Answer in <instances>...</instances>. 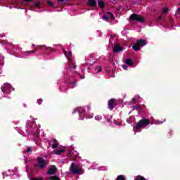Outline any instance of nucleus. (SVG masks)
<instances>
[{"label":"nucleus","instance_id":"obj_21","mask_svg":"<svg viewBox=\"0 0 180 180\" xmlns=\"http://www.w3.org/2000/svg\"><path fill=\"white\" fill-rule=\"evenodd\" d=\"M117 180H125L124 176L120 175L117 177Z\"/></svg>","mask_w":180,"mask_h":180},{"label":"nucleus","instance_id":"obj_20","mask_svg":"<svg viewBox=\"0 0 180 180\" xmlns=\"http://www.w3.org/2000/svg\"><path fill=\"white\" fill-rule=\"evenodd\" d=\"M134 180H146V179H144V177L141 176H138L135 178Z\"/></svg>","mask_w":180,"mask_h":180},{"label":"nucleus","instance_id":"obj_28","mask_svg":"<svg viewBox=\"0 0 180 180\" xmlns=\"http://www.w3.org/2000/svg\"><path fill=\"white\" fill-rule=\"evenodd\" d=\"M122 68H123L124 70H127V66L123 65H122Z\"/></svg>","mask_w":180,"mask_h":180},{"label":"nucleus","instance_id":"obj_24","mask_svg":"<svg viewBox=\"0 0 180 180\" xmlns=\"http://www.w3.org/2000/svg\"><path fill=\"white\" fill-rule=\"evenodd\" d=\"M95 119H96V120H101V119H102V117L98 115V116L95 117Z\"/></svg>","mask_w":180,"mask_h":180},{"label":"nucleus","instance_id":"obj_3","mask_svg":"<svg viewBox=\"0 0 180 180\" xmlns=\"http://www.w3.org/2000/svg\"><path fill=\"white\" fill-rule=\"evenodd\" d=\"M137 43L138 44H134L132 46L133 50H134L135 51H139V50H140L139 46H140L141 47H143V46H146V44H147L146 40L144 39H138Z\"/></svg>","mask_w":180,"mask_h":180},{"label":"nucleus","instance_id":"obj_1","mask_svg":"<svg viewBox=\"0 0 180 180\" xmlns=\"http://www.w3.org/2000/svg\"><path fill=\"white\" fill-rule=\"evenodd\" d=\"M150 120L143 119L140 120L136 124V127L134 128V131H136V130H139V129H146L147 126H148Z\"/></svg>","mask_w":180,"mask_h":180},{"label":"nucleus","instance_id":"obj_14","mask_svg":"<svg viewBox=\"0 0 180 180\" xmlns=\"http://www.w3.org/2000/svg\"><path fill=\"white\" fill-rule=\"evenodd\" d=\"M125 63L128 65H133V60H131V59H127V60H125Z\"/></svg>","mask_w":180,"mask_h":180},{"label":"nucleus","instance_id":"obj_36","mask_svg":"<svg viewBox=\"0 0 180 180\" xmlns=\"http://www.w3.org/2000/svg\"><path fill=\"white\" fill-rule=\"evenodd\" d=\"M72 68H75V65H73Z\"/></svg>","mask_w":180,"mask_h":180},{"label":"nucleus","instance_id":"obj_16","mask_svg":"<svg viewBox=\"0 0 180 180\" xmlns=\"http://www.w3.org/2000/svg\"><path fill=\"white\" fill-rule=\"evenodd\" d=\"M98 6H100V8H104L105 3H103V1H98Z\"/></svg>","mask_w":180,"mask_h":180},{"label":"nucleus","instance_id":"obj_31","mask_svg":"<svg viewBox=\"0 0 180 180\" xmlns=\"http://www.w3.org/2000/svg\"><path fill=\"white\" fill-rule=\"evenodd\" d=\"M137 109H138V107H137V106H134V107L133 108V110H137Z\"/></svg>","mask_w":180,"mask_h":180},{"label":"nucleus","instance_id":"obj_9","mask_svg":"<svg viewBox=\"0 0 180 180\" xmlns=\"http://www.w3.org/2000/svg\"><path fill=\"white\" fill-rule=\"evenodd\" d=\"M115 99H111L108 101V108L110 110H112L115 106Z\"/></svg>","mask_w":180,"mask_h":180},{"label":"nucleus","instance_id":"obj_4","mask_svg":"<svg viewBox=\"0 0 180 180\" xmlns=\"http://www.w3.org/2000/svg\"><path fill=\"white\" fill-rule=\"evenodd\" d=\"M70 172L74 174H78L79 175H82V170L74 164H72L70 166Z\"/></svg>","mask_w":180,"mask_h":180},{"label":"nucleus","instance_id":"obj_33","mask_svg":"<svg viewBox=\"0 0 180 180\" xmlns=\"http://www.w3.org/2000/svg\"><path fill=\"white\" fill-rule=\"evenodd\" d=\"M72 85H73V86H75V83H72Z\"/></svg>","mask_w":180,"mask_h":180},{"label":"nucleus","instance_id":"obj_8","mask_svg":"<svg viewBox=\"0 0 180 180\" xmlns=\"http://www.w3.org/2000/svg\"><path fill=\"white\" fill-rule=\"evenodd\" d=\"M56 171H57L56 166H53L51 169H49L47 174L49 175H54V174H56Z\"/></svg>","mask_w":180,"mask_h":180},{"label":"nucleus","instance_id":"obj_35","mask_svg":"<svg viewBox=\"0 0 180 180\" xmlns=\"http://www.w3.org/2000/svg\"><path fill=\"white\" fill-rule=\"evenodd\" d=\"M63 53H64V54H65V51H64V49H63Z\"/></svg>","mask_w":180,"mask_h":180},{"label":"nucleus","instance_id":"obj_11","mask_svg":"<svg viewBox=\"0 0 180 180\" xmlns=\"http://www.w3.org/2000/svg\"><path fill=\"white\" fill-rule=\"evenodd\" d=\"M66 150L65 148H63L60 150H55V154L56 155H61L63 153H65Z\"/></svg>","mask_w":180,"mask_h":180},{"label":"nucleus","instance_id":"obj_37","mask_svg":"<svg viewBox=\"0 0 180 180\" xmlns=\"http://www.w3.org/2000/svg\"><path fill=\"white\" fill-rule=\"evenodd\" d=\"M178 11H180V8H178Z\"/></svg>","mask_w":180,"mask_h":180},{"label":"nucleus","instance_id":"obj_32","mask_svg":"<svg viewBox=\"0 0 180 180\" xmlns=\"http://www.w3.org/2000/svg\"><path fill=\"white\" fill-rule=\"evenodd\" d=\"M24 1H25L26 2H29V1H30L32 0H24Z\"/></svg>","mask_w":180,"mask_h":180},{"label":"nucleus","instance_id":"obj_6","mask_svg":"<svg viewBox=\"0 0 180 180\" xmlns=\"http://www.w3.org/2000/svg\"><path fill=\"white\" fill-rule=\"evenodd\" d=\"M46 160L41 158H38V166L39 168H44L46 167Z\"/></svg>","mask_w":180,"mask_h":180},{"label":"nucleus","instance_id":"obj_12","mask_svg":"<svg viewBox=\"0 0 180 180\" xmlns=\"http://www.w3.org/2000/svg\"><path fill=\"white\" fill-rule=\"evenodd\" d=\"M53 145H52V148H57L58 147V141L56 139L53 140Z\"/></svg>","mask_w":180,"mask_h":180},{"label":"nucleus","instance_id":"obj_7","mask_svg":"<svg viewBox=\"0 0 180 180\" xmlns=\"http://www.w3.org/2000/svg\"><path fill=\"white\" fill-rule=\"evenodd\" d=\"M103 19L104 20H108V19H112V20H115V16H113V14L112 13H107L106 15H104L103 16Z\"/></svg>","mask_w":180,"mask_h":180},{"label":"nucleus","instance_id":"obj_23","mask_svg":"<svg viewBox=\"0 0 180 180\" xmlns=\"http://www.w3.org/2000/svg\"><path fill=\"white\" fill-rule=\"evenodd\" d=\"M46 4L47 5H49V6H53V2H51V1H47Z\"/></svg>","mask_w":180,"mask_h":180},{"label":"nucleus","instance_id":"obj_10","mask_svg":"<svg viewBox=\"0 0 180 180\" xmlns=\"http://www.w3.org/2000/svg\"><path fill=\"white\" fill-rule=\"evenodd\" d=\"M120 51H123V48H122L119 45H116L114 47V53H120Z\"/></svg>","mask_w":180,"mask_h":180},{"label":"nucleus","instance_id":"obj_22","mask_svg":"<svg viewBox=\"0 0 180 180\" xmlns=\"http://www.w3.org/2000/svg\"><path fill=\"white\" fill-rule=\"evenodd\" d=\"M34 6V8H39V6H40V2L35 3Z\"/></svg>","mask_w":180,"mask_h":180},{"label":"nucleus","instance_id":"obj_34","mask_svg":"<svg viewBox=\"0 0 180 180\" xmlns=\"http://www.w3.org/2000/svg\"><path fill=\"white\" fill-rule=\"evenodd\" d=\"M79 120H82V119H83V118H81V117H79Z\"/></svg>","mask_w":180,"mask_h":180},{"label":"nucleus","instance_id":"obj_29","mask_svg":"<svg viewBox=\"0 0 180 180\" xmlns=\"http://www.w3.org/2000/svg\"><path fill=\"white\" fill-rule=\"evenodd\" d=\"M68 53L69 56H72V52H71L70 51H69L68 52Z\"/></svg>","mask_w":180,"mask_h":180},{"label":"nucleus","instance_id":"obj_17","mask_svg":"<svg viewBox=\"0 0 180 180\" xmlns=\"http://www.w3.org/2000/svg\"><path fill=\"white\" fill-rule=\"evenodd\" d=\"M95 70L96 71V72H102V68L101 66H97L96 67Z\"/></svg>","mask_w":180,"mask_h":180},{"label":"nucleus","instance_id":"obj_26","mask_svg":"<svg viewBox=\"0 0 180 180\" xmlns=\"http://www.w3.org/2000/svg\"><path fill=\"white\" fill-rule=\"evenodd\" d=\"M32 152V148L29 147L27 149V153H31Z\"/></svg>","mask_w":180,"mask_h":180},{"label":"nucleus","instance_id":"obj_27","mask_svg":"<svg viewBox=\"0 0 180 180\" xmlns=\"http://www.w3.org/2000/svg\"><path fill=\"white\" fill-rule=\"evenodd\" d=\"M41 102H42L41 100H38V101H37L38 105H41Z\"/></svg>","mask_w":180,"mask_h":180},{"label":"nucleus","instance_id":"obj_18","mask_svg":"<svg viewBox=\"0 0 180 180\" xmlns=\"http://www.w3.org/2000/svg\"><path fill=\"white\" fill-rule=\"evenodd\" d=\"M75 110H77V112H79V116H81V114L82 113V110H84V108H77Z\"/></svg>","mask_w":180,"mask_h":180},{"label":"nucleus","instance_id":"obj_2","mask_svg":"<svg viewBox=\"0 0 180 180\" xmlns=\"http://www.w3.org/2000/svg\"><path fill=\"white\" fill-rule=\"evenodd\" d=\"M1 89L3 94H11V91L15 90V89H13L8 83L4 84V86L1 87Z\"/></svg>","mask_w":180,"mask_h":180},{"label":"nucleus","instance_id":"obj_19","mask_svg":"<svg viewBox=\"0 0 180 180\" xmlns=\"http://www.w3.org/2000/svg\"><path fill=\"white\" fill-rule=\"evenodd\" d=\"M162 123H163L162 121H159V120H155L153 124H162Z\"/></svg>","mask_w":180,"mask_h":180},{"label":"nucleus","instance_id":"obj_38","mask_svg":"<svg viewBox=\"0 0 180 180\" xmlns=\"http://www.w3.org/2000/svg\"><path fill=\"white\" fill-rule=\"evenodd\" d=\"M67 1H70V0H67Z\"/></svg>","mask_w":180,"mask_h":180},{"label":"nucleus","instance_id":"obj_15","mask_svg":"<svg viewBox=\"0 0 180 180\" xmlns=\"http://www.w3.org/2000/svg\"><path fill=\"white\" fill-rule=\"evenodd\" d=\"M50 180H60V177L57 176H53L49 177Z\"/></svg>","mask_w":180,"mask_h":180},{"label":"nucleus","instance_id":"obj_30","mask_svg":"<svg viewBox=\"0 0 180 180\" xmlns=\"http://www.w3.org/2000/svg\"><path fill=\"white\" fill-rule=\"evenodd\" d=\"M140 97H139V96H136L135 98H134L133 99H132V101H136V99H139Z\"/></svg>","mask_w":180,"mask_h":180},{"label":"nucleus","instance_id":"obj_5","mask_svg":"<svg viewBox=\"0 0 180 180\" xmlns=\"http://www.w3.org/2000/svg\"><path fill=\"white\" fill-rule=\"evenodd\" d=\"M130 20H137L138 22H144V18L137 14H132L129 17Z\"/></svg>","mask_w":180,"mask_h":180},{"label":"nucleus","instance_id":"obj_25","mask_svg":"<svg viewBox=\"0 0 180 180\" xmlns=\"http://www.w3.org/2000/svg\"><path fill=\"white\" fill-rule=\"evenodd\" d=\"M169 9L168 8H164L162 12L163 13H167V12H168Z\"/></svg>","mask_w":180,"mask_h":180},{"label":"nucleus","instance_id":"obj_13","mask_svg":"<svg viewBox=\"0 0 180 180\" xmlns=\"http://www.w3.org/2000/svg\"><path fill=\"white\" fill-rule=\"evenodd\" d=\"M89 5L90 6H95L96 5V1L95 0H89Z\"/></svg>","mask_w":180,"mask_h":180}]
</instances>
